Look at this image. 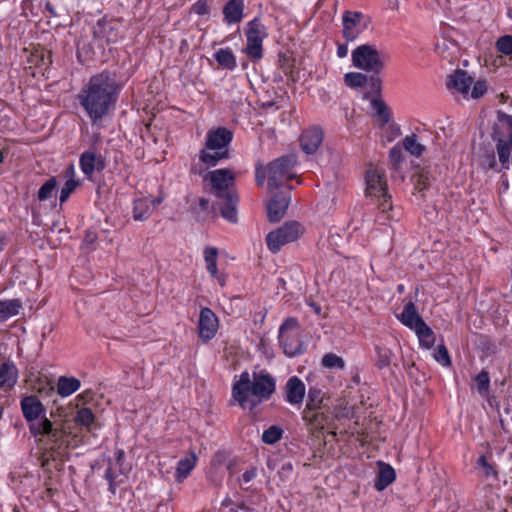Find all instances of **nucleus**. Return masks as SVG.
<instances>
[{
  "label": "nucleus",
  "mask_w": 512,
  "mask_h": 512,
  "mask_svg": "<svg viewBox=\"0 0 512 512\" xmlns=\"http://www.w3.org/2000/svg\"><path fill=\"white\" fill-rule=\"evenodd\" d=\"M496 48L502 54H512V35H505L500 37L496 42Z\"/></svg>",
  "instance_id": "a18cd8bd"
},
{
  "label": "nucleus",
  "mask_w": 512,
  "mask_h": 512,
  "mask_svg": "<svg viewBox=\"0 0 512 512\" xmlns=\"http://www.w3.org/2000/svg\"><path fill=\"white\" fill-rule=\"evenodd\" d=\"M57 185V181L55 177L49 178L39 189L38 191V199L40 201H45L52 196Z\"/></svg>",
  "instance_id": "79ce46f5"
},
{
  "label": "nucleus",
  "mask_w": 512,
  "mask_h": 512,
  "mask_svg": "<svg viewBox=\"0 0 512 512\" xmlns=\"http://www.w3.org/2000/svg\"><path fill=\"white\" fill-rule=\"evenodd\" d=\"M97 240V234L94 231L88 230L84 237V243L92 245Z\"/></svg>",
  "instance_id": "bf43d9fd"
},
{
  "label": "nucleus",
  "mask_w": 512,
  "mask_h": 512,
  "mask_svg": "<svg viewBox=\"0 0 512 512\" xmlns=\"http://www.w3.org/2000/svg\"><path fill=\"white\" fill-rule=\"evenodd\" d=\"M302 418L312 432L322 430L329 422V408L303 410Z\"/></svg>",
  "instance_id": "a211bd4d"
},
{
  "label": "nucleus",
  "mask_w": 512,
  "mask_h": 512,
  "mask_svg": "<svg viewBox=\"0 0 512 512\" xmlns=\"http://www.w3.org/2000/svg\"><path fill=\"white\" fill-rule=\"evenodd\" d=\"M323 393L320 389L312 387L308 390L307 402L304 410L324 409Z\"/></svg>",
  "instance_id": "473e14b6"
},
{
  "label": "nucleus",
  "mask_w": 512,
  "mask_h": 512,
  "mask_svg": "<svg viewBox=\"0 0 512 512\" xmlns=\"http://www.w3.org/2000/svg\"><path fill=\"white\" fill-rule=\"evenodd\" d=\"M366 195L378 202V208L382 212L392 209L391 196L388 194L387 182L384 174L378 169H369L365 176Z\"/></svg>",
  "instance_id": "0eeeda50"
},
{
  "label": "nucleus",
  "mask_w": 512,
  "mask_h": 512,
  "mask_svg": "<svg viewBox=\"0 0 512 512\" xmlns=\"http://www.w3.org/2000/svg\"><path fill=\"white\" fill-rule=\"evenodd\" d=\"M152 210L151 200L145 198L137 199L134 201L133 218L136 221H145L150 217Z\"/></svg>",
  "instance_id": "7c9ffc66"
},
{
  "label": "nucleus",
  "mask_w": 512,
  "mask_h": 512,
  "mask_svg": "<svg viewBox=\"0 0 512 512\" xmlns=\"http://www.w3.org/2000/svg\"><path fill=\"white\" fill-rule=\"evenodd\" d=\"M480 166L485 169H495L497 166V161L495 157V152L493 149H486L483 154H481L479 159Z\"/></svg>",
  "instance_id": "37998d69"
},
{
  "label": "nucleus",
  "mask_w": 512,
  "mask_h": 512,
  "mask_svg": "<svg viewBox=\"0 0 512 512\" xmlns=\"http://www.w3.org/2000/svg\"><path fill=\"white\" fill-rule=\"evenodd\" d=\"M120 90L121 85L109 71L93 75L82 87L77 100L93 125L100 123L115 106Z\"/></svg>",
  "instance_id": "f257e3e1"
},
{
  "label": "nucleus",
  "mask_w": 512,
  "mask_h": 512,
  "mask_svg": "<svg viewBox=\"0 0 512 512\" xmlns=\"http://www.w3.org/2000/svg\"><path fill=\"white\" fill-rule=\"evenodd\" d=\"M430 186V182L427 175L418 174L414 179V187L418 192H423Z\"/></svg>",
  "instance_id": "864d4df0"
},
{
  "label": "nucleus",
  "mask_w": 512,
  "mask_h": 512,
  "mask_svg": "<svg viewBox=\"0 0 512 512\" xmlns=\"http://www.w3.org/2000/svg\"><path fill=\"white\" fill-rule=\"evenodd\" d=\"M125 452L122 449L115 451V459L109 460L108 467L105 470L104 478L109 483V491L116 493L117 487L120 486L128 478L131 467L124 464Z\"/></svg>",
  "instance_id": "ddd939ff"
},
{
  "label": "nucleus",
  "mask_w": 512,
  "mask_h": 512,
  "mask_svg": "<svg viewBox=\"0 0 512 512\" xmlns=\"http://www.w3.org/2000/svg\"><path fill=\"white\" fill-rule=\"evenodd\" d=\"M94 419L95 416L90 408L80 409L75 417L76 423L85 427H90L93 424Z\"/></svg>",
  "instance_id": "c03bdc74"
},
{
  "label": "nucleus",
  "mask_w": 512,
  "mask_h": 512,
  "mask_svg": "<svg viewBox=\"0 0 512 512\" xmlns=\"http://www.w3.org/2000/svg\"><path fill=\"white\" fill-rule=\"evenodd\" d=\"M399 320L406 327L414 330L419 324L424 322L422 317L418 314L416 306L412 301L405 304Z\"/></svg>",
  "instance_id": "b1692460"
},
{
  "label": "nucleus",
  "mask_w": 512,
  "mask_h": 512,
  "mask_svg": "<svg viewBox=\"0 0 512 512\" xmlns=\"http://www.w3.org/2000/svg\"><path fill=\"white\" fill-rule=\"evenodd\" d=\"M379 472L374 483V487L378 491H382L387 488L396 478L395 470L391 465L384 462H379Z\"/></svg>",
  "instance_id": "4be33fe9"
},
{
  "label": "nucleus",
  "mask_w": 512,
  "mask_h": 512,
  "mask_svg": "<svg viewBox=\"0 0 512 512\" xmlns=\"http://www.w3.org/2000/svg\"><path fill=\"white\" fill-rule=\"evenodd\" d=\"M214 278L218 280V282H219V284H220L221 286H224V285H225V278H224L223 276H219V275L217 274V276H216V277H214Z\"/></svg>",
  "instance_id": "338daca9"
},
{
  "label": "nucleus",
  "mask_w": 512,
  "mask_h": 512,
  "mask_svg": "<svg viewBox=\"0 0 512 512\" xmlns=\"http://www.w3.org/2000/svg\"><path fill=\"white\" fill-rule=\"evenodd\" d=\"M217 63L225 69L233 70L236 67V58L229 48H221L215 53Z\"/></svg>",
  "instance_id": "2f4dec72"
},
{
  "label": "nucleus",
  "mask_w": 512,
  "mask_h": 512,
  "mask_svg": "<svg viewBox=\"0 0 512 512\" xmlns=\"http://www.w3.org/2000/svg\"><path fill=\"white\" fill-rule=\"evenodd\" d=\"M419 343L423 348L430 349L435 344V335L433 330L425 323L422 322L414 329Z\"/></svg>",
  "instance_id": "c85d7f7f"
},
{
  "label": "nucleus",
  "mask_w": 512,
  "mask_h": 512,
  "mask_svg": "<svg viewBox=\"0 0 512 512\" xmlns=\"http://www.w3.org/2000/svg\"><path fill=\"white\" fill-rule=\"evenodd\" d=\"M256 475L257 469L256 467L252 466L243 473L242 479L245 483H249L256 477Z\"/></svg>",
  "instance_id": "4d7b16f0"
},
{
  "label": "nucleus",
  "mask_w": 512,
  "mask_h": 512,
  "mask_svg": "<svg viewBox=\"0 0 512 512\" xmlns=\"http://www.w3.org/2000/svg\"><path fill=\"white\" fill-rule=\"evenodd\" d=\"M217 256L218 250L215 247H206L204 250V259L207 265V271L212 277L217 276Z\"/></svg>",
  "instance_id": "e433bc0d"
},
{
  "label": "nucleus",
  "mask_w": 512,
  "mask_h": 512,
  "mask_svg": "<svg viewBox=\"0 0 512 512\" xmlns=\"http://www.w3.org/2000/svg\"><path fill=\"white\" fill-rule=\"evenodd\" d=\"M345 84L352 88L363 87L368 82V77L360 72H349L344 76Z\"/></svg>",
  "instance_id": "58836bf2"
},
{
  "label": "nucleus",
  "mask_w": 512,
  "mask_h": 512,
  "mask_svg": "<svg viewBox=\"0 0 512 512\" xmlns=\"http://www.w3.org/2000/svg\"><path fill=\"white\" fill-rule=\"evenodd\" d=\"M305 384L297 377L288 379L285 385V401L293 406H300L305 398Z\"/></svg>",
  "instance_id": "f3484780"
},
{
  "label": "nucleus",
  "mask_w": 512,
  "mask_h": 512,
  "mask_svg": "<svg viewBox=\"0 0 512 512\" xmlns=\"http://www.w3.org/2000/svg\"><path fill=\"white\" fill-rule=\"evenodd\" d=\"M81 386V382L76 377L60 376L57 382V393L61 397H68L76 392Z\"/></svg>",
  "instance_id": "bb28decb"
},
{
  "label": "nucleus",
  "mask_w": 512,
  "mask_h": 512,
  "mask_svg": "<svg viewBox=\"0 0 512 512\" xmlns=\"http://www.w3.org/2000/svg\"><path fill=\"white\" fill-rule=\"evenodd\" d=\"M232 140L233 132L226 127L209 129L204 148L199 152L200 161L209 167H214L222 160L229 159V146Z\"/></svg>",
  "instance_id": "20e7f679"
},
{
  "label": "nucleus",
  "mask_w": 512,
  "mask_h": 512,
  "mask_svg": "<svg viewBox=\"0 0 512 512\" xmlns=\"http://www.w3.org/2000/svg\"><path fill=\"white\" fill-rule=\"evenodd\" d=\"M363 14L357 11H345L342 17V34L346 41H354L360 34L357 26L360 24Z\"/></svg>",
  "instance_id": "6ab92c4d"
},
{
  "label": "nucleus",
  "mask_w": 512,
  "mask_h": 512,
  "mask_svg": "<svg viewBox=\"0 0 512 512\" xmlns=\"http://www.w3.org/2000/svg\"><path fill=\"white\" fill-rule=\"evenodd\" d=\"M33 436H46L48 438V442L51 446V449L59 448L63 444V438L65 436V431L62 427H55L53 422L50 421V427L45 428L44 431L39 429V432L32 433Z\"/></svg>",
  "instance_id": "5701e85b"
},
{
  "label": "nucleus",
  "mask_w": 512,
  "mask_h": 512,
  "mask_svg": "<svg viewBox=\"0 0 512 512\" xmlns=\"http://www.w3.org/2000/svg\"><path fill=\"white\" fill-rule=\"evenodd\" d=\"M209 204H210V202H209V200H208V199L201 198V199L199 200V205H200V207L202 208V210H207V209H208V207H209Z\"/></svg>",
  "instance_id": "0e129e2a"
},
{
  "label": "nucleus",
  "mask_w": 512,
  "mask_h": 512,
  "mask_svg": "<svg viewBox=\"0 0 512 512\" xmlns=\"http://www.w3.org/2000/svg\"><path fill=\"white\" fill-rule=\"evenodd\" d=\"M18 379V370L13 362L0 365V388H12Z\"/></svg>",
  "instance_id": "a878e982"
},
{
  "label": "nucleus",
  "mask_w": 512,
  "mask_h": 512,
  "mask_svg": "<svg viewBox=\"0 0 512 512\" xmlns=\"http://www.w3.org/2000/svg\"><path fill=\"white\" fill-rule=\"evenodd\" d=\"M351 57L353 66L366 72L380 74L385 67L383 57L374 45L363 44L356 47Z\"/></svg>",
  "instance_id": "6e6552de"
},
{
  "label": "nucleus",
  "mask_w": 512,
  "mask_h": 512,
  "mask_svg": "<svg viewBox=\"0 0 512 512\" xmlns=\"http://www.w3.org/2000/svg\"><path fill=\"white\" fill-rule=\"evenodd\" d=\"M472 84L473 78L461 69H457L447 80V87L461 94H467Z\"/></svg>",
  "instance_id": "412c9836"
},
{
  "label": "nucleus",
  "mask_w": 512,
  "mask_h": 512,
  "mask_svg": "<svg viewBox=\"0 0 512 512\" xmlns=\"http://www.w3.org/2000/svg\"><path fill=\"white\" fill-rule=\"evenodd\" d=\"M298 321L295 318H288L280 326L279 329V343L283 352L289 356L294 357L303 353V343L297 331Z\"/></svg>",
  "instance_id": "9b49d317"
},
{
  "label": "nucleus",
  "mask_w": 512,
  "mask_h": 512,
  "mask_svg": "<svg viewBox=\"0 0 512 512\" xmlns=\"http://www.w3.org/2000/svg\"><path fill=\"white\" fill-rule=\"evenodd\" d=\"M79 185V181L75 179H68L64 186L61 188L60 191V203H64L71 193L76 189V187Z\"/></svg>",
  "instance_id": "de8ad7c7"
},
{
  "label": "nucleus",
  "mask_w": 512,
  "mask_h": 512,
  "mask_svg": "<svg viewBox=\"0 0 512 512\" xmlns=\"http://www.w3.org/2000/svg\"><path fill=\"white\" fill-rule=\"evenodd\" d=\"M197 461L196 454L192 452L189 457L181 459L176 468L175 478L178 482H182L190 472L194 469Z\"/></svg>",
  "instance_id": "c756f323"
},
{
  "label": "nucleus",
  "mask_w": 512,
  "mask_h": 512,
  "mask_svg": "<svg viewBox=\"0 0 512 512\" xmlns=\"http://www.w3.org/2000/svg\"><path fill=\"white\" fill-rule=\"evenodd\" d=\"M296 156L293 154L281 156L267 166L268 170V189L273 191L284 185L286 180L294 177L292 169L296 165Z\"/></svg>",
  "instance_id": "1a4fd4ad"
},
{
  "label": "nucleus",
  "mask_w": 512,
  "mask_h": 512,
  "mask_svg": "<svg viewBox=\"0 0 512 512\" xmlns=\"http://www.w3.org/2000/svg\"><path fill=\"white\" fill-rule=\"evenodd\" d=\"M434 359L441 365L448 367L451 365V359L447 348L444 345H439L434 352Z\"/></svg>",
  "instance_id": "49530a36"
},
{
  "label": "nucleus",
  "mask_w": 512,
  "mask_h": 512,
  "mask_svg": "<svg viewBox=\"0 0 512 512\" xmlns=\"http://www.w3.org/2000/svg\"><path fill=\"white\" fill-rule=\"evenodd\" d=\"M348 54V46L346 44H338L337 46V56L339 58H344Z\"/></svg>",
  "instance_id": "052dcab7"
},
{
  "label": "nucleus",
  "mask_w": 512,
  "mask_h": 512,
  "mask_svg": "<svg viewBox=\"0 0 512 512\" xmlns=\"http://www.w3.org/2000/svg\"><path fill=\"white\" fill-rule=\"evenodd\" d=\"M244 4L242 0H229L224 8V19L228 24L239 23L243 18Z\"/></svg>",
  "instance_id": "393cba45"
},
{
  "label": "nucleus",
  "mask_w": 512,
  "mask_h": 512,
  "mask_svg": "<svg viewBox=\"0 0 512 512\" xmlns=\"http://www.w3.org/2000/svg\"><path fill=\"white\" fill-rule=\"evenodd\" d=\"M371 107L374 110L375 115L382 120L383 124H386L390 121L391 112L381 97H373L371 99Z\"/></svg>",
  "instance_id": "f704fd0d"
},
{
  "label": "nucleus",
  "mask_w": 512,
  "mask_h": 512,
  "mask_svg": "<svg viewBox=\"0 0 512 512\" xmlns=\"http://www.w3.org/2000/svg\"><path fill=\"white\" fill-rule=\"evenodd\" d=\"M323 141V131L319 127H311L302 132L300 145L306 154L315 153Z\"/></svg>",
  "instance_id": "aec40b11"
},
{
  "label": "nucleus",
  "mask_w": 512,
  "mask_h": 512,
  "mask_svg": "<svg viewBox=\"0 0 512 512\" xmlns=\"http://www.w3.org/2000/svg\"><path fill=\"white\" fill-rule=\"evenodd\" d=\"M245 35L247 44L245 48L246 54L253 61L259 60L263 56L262 42L267 36L266 28L259 18H254L247 23L245 27Z\"/></svg>",
  "instance_id": "f8f14e48"
},
{
  "label": "nucleus",
  "mask_w": 512,
  "mask_h": 512,
  "mask_svg": "<svg viewBox=\"0 0 512 512\" xmlns=\"http://www.w3.org/2000/svg\"><path fill=\"white\" fill-rule=\"evenodd\" d=\"M304 231V227L297 221L285 222L266 235L267 247L272 253H277L285 244L296 241Z\"/></svg>",
  "instance_id": "9d476101"
},
{
  "label": "nucleus",
  "mask_w": 512,
  "mask_h": 512,
  "mask_svg": "<svg viewBox=\"0 0 512 512\" xmlns=\"http://www.w3.org/2000/svg\"><path fill=\"white\" fill-rule=\"evenodd\" d=\"M22 302L19 299L0 300V322L19 314Z\"/></svg>",
  "instance_id": "cd10ccee"
},
{
  "label": "nucleus",
  "mask_w": 512,
  "mask_h": 512,
  "mask_svg": "<svg viewBox=\"0 0 512 512\" xmlns=\"http://www.w3.org/2000/svg\"><path fill=\"white\" fill-rule=\"evenodd\" d=\"M121 24L116 20H107L105 18L99 20L94 29L95 37L105 40L107 44L115 43L121 37Z\"/></svg>",
  "instance_id": "dca6fc26"
},
{
  "label": "nucleus",
  "mask_w": 512,
  "mask_h": 512,
  "mask_svg": "<svg viewBox=\"0 0 512 512\" xmlns=\"http://www.w3.org/2000/svg\"><path fill=\"white\" fill-rule=\"evenodd\" d=\"M376 354L375 364L377 368L384 369L390 366L393 353L389 348L377 346Z\"/></svg>",
  "instance_id": "4c0bfd02"
},
{
  "label": "nucleus",
  "mask_w": 512,
  "mask_h": 512,
  "mask_svg": "<svg viewBox=\"0 0 512 512\" xmlns=\"http://www.w3.org/2000/svg\"><path fill=\"white\" fill-rule=\"evenodd\" d=\"M487 91V85L484 81H477L473 85V89L471 91V97L478 99L482 97Z\"/></svg>",
  "instance_id": "5fc2aeb1"
},
{
  "label": "nucleus",
  "mask_w": 512,
  "mask_h": 512,
  "mask_svg": "<svg viewBox=\"0 0 512 512\" xmlns=\"http://www.w3.org/2000/svg\"><path fill=\"white\" fill-rule=\"evenodd\" d=\"M389 159L394 169H398L403 161L402 148L398 145L392 147L389 151Z\"/></svg>",
  "instance_id": "09e8293b"
},
{
  "label": "nucleus",
  "mask_w": 512,
  "mask_h": 512,
  "mask_svg": "<svg viewBox=\"0 0 512 512\" xmlns=\"http://www.w3.org/2000/svg\"><path fill=\"white\" fill-rule=\"evenodd\" d=\"M97 155L93 152L86 151L80 156V167L82 172L91 177L96 170Z\"/></svg>",
  "instance_id": "72a5a7b5"
},
{
  "label": "nucleus",
  "mask_w": 512,
  "mask_h": 512,
  "mask_svg": "<svg viewBox=\"0 0 512 512\" xmlns=\"http://www.w3.org/2000/svg\"><path fill=\"white\" fill-rule=\"evenodd\" d=\"M290 203L289 192H278L273 195L267 204V217L269 222H279L288 209Z\"/></svg>",
  "instance_id": "2eb2a0df"
},
{
  "label": "nucleus",
  "mask_w": 512,
  "mask_h": 512,
  "mask_svg": "<svg viewBox=\"0 0 512 512\" xmlns=\"http://www.w3.org/2000/svg\"><path fill=\"white\" fill-rule=\"evenodd\" d=\"M310 306L313 308V310L316 314L321 313V307L317 303L312 302V303H310Z\"/></svg>",
  "instance_id": "69168bd1"
},
{
  "label": "nucleus",
  "mask_w": 512,
  "mask_h": 512,
  "mask_svg": "<svg viewBox=\"0 0 512 512\" xmlns=\"http://www.w3.org/2000/svg\"><path fill=\"white\" fill-rule=\"evenodd\" d=\"M219 322L216 314L208 307H203L200 311L198 321L199 337L204 343H207L215 337Z\"/></svg>",
  "instance_id": "4468645a"
},
{
  "label": "nucleus",
  "mask_w": 512,
  "mask_h": 512,
  "mask_svg": "<svg viewBox=\"0 0 512 512\" xmlns=\"http://www.w3.org/2000/svg\"><path fill=\"white\" fill-rule=\"evenodd\" d=\"M283 434V430L278 426H271L266 429L262 434V441L265 444H275L278 442Z\"/></svg>",
  "instance_id": "ea45409f"
},
{
  "label": "nucleus",
  "mask_w": 512,
  "mask_h": 512,
  "mask_svg": "<svg viewBox=\"0 0 512 512\" xmlns=\"http://www.w3.org/2000/svg\"><path fill=\"white\" fill-rule=\"evenodd\" d=\"M379 74H373L368 78L369 85L371 88V92L374 94V97L381 96L382 90V80L378 76Z\"/></svg>",
  "instance_id": "8fccbe9b"
},
{
  "label": "nucleus",
  "mask_w": 512,
  "mask_h": 512,
  "mask_svg": "<svg viewBox=\"0 0 512 512\" xmlns=\"http://www.w3.org/2000/svg\"><path fill=\"white\" fill-rule=\"evenodd\" d=\"M321 364L326 367V368H338V369H344L345 367V362L344 360L334 354V353H327L323 356L322 360H321Z\"/></svg>",
  "instance_id": "a19ab883"
},
{
  "label": "nucleus",
  "mask_w": 512,
  "mask_h": 512,
  "mask_svg": "<svg viewBox=\"0 0 512 512\" xmlns=\"http://www.w3.org/2000/svg\"><path fill=\"white\" fill-rule=\"evenodd\" d=\"M204 179L210 182V193L216 198L213 208H218L228 222L236 223L239 196L234 186V173L226 168L216 169L208 172Z\"/></svg>",
  "instance_id": "7ed1b4c3"
},
{
  "label": "nucleus",
  "mask_w": 512,
  "mask_h": 512,
  "mask_svg": "<svg viewBox=\"0 0 512 512\" xmlns=\"http://www.w3.org/2000/svg\"><path fill=\"white\" fill-rule=\"evenodd\" d=\"M45 9L49 13L50 16H52V17H56L57 16L56 10H55L54 6L50 2H46Z\"/></svg>",
  "instance_id": "680f3d73"
},
{
  "label": "nucleus",
  "mask_w": 512,
  "mask_h": 512,
  "mask_svg": "<svg viewBox=\"0 0 512 512\" xmlns=\"http://www.w3.org/2000/svg\"><path fill=\"white\" fill-rule=\"evenodd\" d=\"M403 147L411 155L419 157L423 154L425 147L417 141V136L411 134L403 139Z\"/></svg>",
  "instance_id": "c9c22d12"
},
{
  "label": "nucleus",
  "mask_w": 512,
  "mask_h": 512,
  "mask_svg": "<svg viewBox=\"0 0 512 512\" xmlns=\"http://www.w3.org/2000/svg\"><path fill=\"white\" fill-rule=\"evenodd\" d=\"M497 119L498 122L493 126L491 137L496 142L502 168L508 169L512 150V116L498 111Z\"/></svg>",
  "instance_id": "39448f33"
},
{
  "label": "nucleus",
  "mask_w": 512,
  "mask_h": 512,
  "mask_svg": "<svg viewBox=\"0 0 512 512\" xmlns=\"http://www.w3.org/2000/svg\"><path fill=\"white\" fill-rule=\"evenodd\" d=\"M479 392L487 391L490 384L489 374L486 371H481L475 378Z\"/></svg>",
  "instance_id": "3c124183"
},
{
  "label": "nucleus",
  "mask_w": 512,
  "mask_h": 512,
  "mask_svg": "<svg viewBox=\"0 0 512 512\" xmlns=\"http://www.w3.org/2000/svg\"><path fill=\"white\" fill-rule=\"evenodd\" d=\"M266 176H268L267 167L257 166L255 171V180L258 186L264 185Z\"/></svg>",
  "instance_id": "6e6d98bb"
},
{
  "label": "nucleus",
  "mask_w": 512,
  "mask_h": 512,
  "mask_svg": "<svg viewBox=\"0 0 512 512\" xmlns=\"http://www.w3.org/2000/svg\"><path fill=\"white\" fill-rule=\"evenodd\" d=\"M478 464L486 469V475H490L491 473L495 474V470L493 467L487 462V459L484 455L478 458Z\"/></svg>",
  "instance_id": "13d9d810"
},
{
  "label": "nucleus",
  "mask_w": 512,
  "mask_h": 512,
  "mask_svg": "<svg viewBox=\"0 0 512 512\" xmlns=\"http://www.w3.org/2000/svg\"><path fill=\"white\" fill-rule=\"evenodd\" d=\"M20 406L31 434L39 432L40 428L44 431L45 428L50 427V420L45 417L46 409L37 396L29 395L23 397Z\"/></svg>",
  "instance_id": "423d86ee"
},
{
  "label": "nucleus",
  "mask_w": 512,
  "mask_h": 512,
  "mask_svg": "<svg viewBox=\"0 0 512 512\" xmlns=\"http://www.w3.org/2000/svg\"><path fill=\"white\" fill-rule=\"evenodd\" d=\"M105 167V163L103 158L99 155L97 156L96 170L101 171Z\"/></svg>",
  "instance_id": "e2e57ef3"
},
{
  "label": "nucleus",
  "mask_w": 512,
  "mask_h": 512,
  "mask_svg": "<svg viewBox=\"0 0 512 512\" xmlns=\"http://www.w3.org/2000/svg\"><path fill=\"white\" fill-rule=\"evenodd\" d=\"M282 470L283 471H292V464L291 463H286L282 466Z\"/></svg>",
  "instance_id": "774afa93"
},
{
  "label": "nucleus",
  "mask_w": 512,
  "mask_h": 512,
  "mask_svg": "<svg viewBox=\"0 0 512 512\" xmlns=\"http://www.w3.org/2000/svg\"><path fill=\"white\" fill-rule=\"evenodd\" d=\"M276 390L275 378L265 371L254 372L253 378L244 371L232 386V398L242 409L252 411L259 402L268 400Z\"/></svg>",
  "instance_id": "f03ea898"
},
{
  "label": "nucleus",
  "mask_w": 512,
  "mask_h": 512,
  "mask_svg": "<svg viewBox=\"0 0 512 512\" xmlns=\"http://www.w3.org/2000/svg\"><path fill=\"white\" fill-rule=\"evenodd\" d=\"M191 12L199 16L208 15L210 13V9L207 0H198L192 5Z\"/></svg>",
  "instance_id": "603ef678"
}]
</instances>
